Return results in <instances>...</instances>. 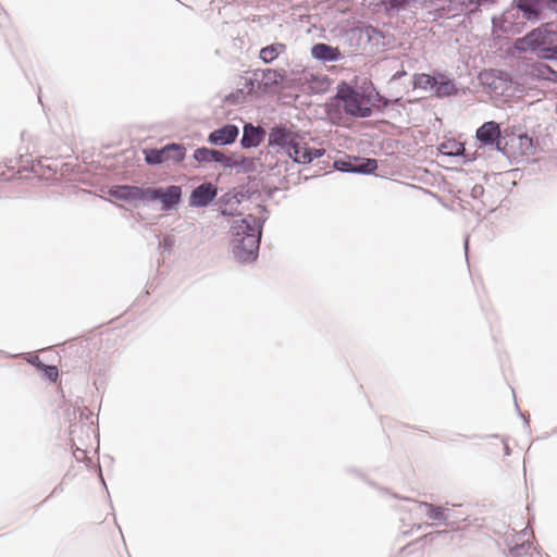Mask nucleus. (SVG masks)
<instances>
[{
	"label": "nucleus",
	"instance_id": "28",
	"mask_svg": "<svg viewBox=\"0 0 557 557\" xmlns=\"http://www.w3.org/2000/svg\"><path fill=\"white\" fill-rule=\"evenodd\" d=\"M233 168H242L243 172L250 173L256 170V160L253 158L242 157L239 160H233Z\"/></svg>",
	"mask_w": 557,
	"mask_h": 557
},
{
	"label": "nucleus",
	"instance_id": "36",
	"mask_svg": "<svg viewBox=\"0 0 557 557\" xmlns=\"http://www.w3.org/2000/svg\"><path fill=\"white\" fill-rule=\"evenodd\" d=\"M405 75H407V72L405 70H400V71H397L395 74H393L391 79L396 82V81L401 79Z\"/></svg>",
	"mask_w": 557,
	"mask_h": 557
},
{
	"label": "nucleus",
	"instance_id": "37",
	"mask_svg": "<svg viewBox=\"0 0 557 557\" xmlns=\"http://www.w3.org/2000/svg\"><path fill=\"white\" fill-rule=\"evenodd\" d=\"M451 520H457L456 521V524H455V528H457V525L459 524V522L463 521L465 520V517H460V516H457L455 515L451 510H450V521Z\"/></svg>",
	"mask_w": 557,
	"mask_h": 557
},
{
	"label": "nucleus",
	"instance_id": "16",
	"mask_svg": "<svg viewBox=\"0 0 557 557\" xmlns=\"http://www.w3.org/2000/svg\"><path fill=\"white\" fill-rule=\"evenodd\" d=\"M528 74L532 78L548 81L550 83L557 84V71L544 62H535L531 64L528 69Z\"/></svg>",
	"mask_w": 557,
	"mask_h": 557
},
{
	"label": "nucleus",
	"instance_id": "40",
	"mask_svg": "<svg viewBox=\"0 0 557 557\" xmlns=\"http://www.w3.org/2000/svg\"><path fill=\"white\" fill-rule=\"evenodd\" d=\"M28 362L38 368V361L35 359V357H32L30 359H28Z\"/></svg>",
	"mask_w": 557,
	"mask_h": 557
},
{
	"label": "nucleus",
	"instance_id": "41",
	"mask_svg": "<svg viewBox=\"0 0 557 557\" xmlns=\"http://www.w3.org/2000/svg\"><path fill=\"white\" fill-rule=\"evenodd\" d=\"M77 451H78L77 454L75 453V458H77V459H78V458H79V456H81V454H82L83 456H85V451H84V450H82V449H77Z\"/></svg>",
	"mask_w": 557,
	"mask_h": 557
},
{
	"label": "nucleus",
	"instance_id": "22",
	"mask_svg": "<svg viewBox=\"0 0 557 557\" xmlns=\"http://www.w3.org/2000/svg\"><path fill=\"white\" fill-rule=\"evenodd\" d=\"M436 83V75L432 76L430 74H414L413 76V88L414 89H433V85Z\"/></svg>",
	"mask_w": 557,
	"mask_h": 557
},
{
	"label": "nucleus",
	"instance_id": "7",
	"mask_svg": "<svg viewBox=\"0 0 557 557\" xmlns=\"http://www.w3.org/2000/svg\"><path fill=\"white\" fill-rule=\"evenodd\" d=\"M256 79L260 77L259 88L265 92L275 91L286 82L284 70L262 69L255 72Z\"/></svg>",
	"mask_w": 557,
	"mask_h": 557
},
{
	"label": "nucleus",
	"instance_id": "30",
	"mask_svg": "<svg viewBox=\"0 0 557 557\" xmlns=\"http://www.w3.org/2000/svg\"><path fill=\"white\" fill-rule=\"evenodd\" d=\"M172 144L176 147L177 150H170L166 153V157H169V161H173L174 163H178V162L184 160L185 154H186V149L181 144H175V143H172Z\"/></svg>",
	"mask_w": 557,
	"mask_h": 557
},
{
	"label": "nucleus",
	"instance_id": "44",
	"mask_svg": "<svg viewBox=\"0 0 557 557\" xmlns=\"http://www.w3.org/2000/svg\"><path fill=\"white\" fill-rule=\"evenodd\" d=\"M465 249H466V252L468 251V238H466L465 240Z\"/></svg>",
	"mask_w": 557,
	"mask_h": 557
},
{
	"label": "nucleus",
	"instance_id": "27",
	"mask_svg": "<svg viewBox=\"0 0 557 557\" xmlns=\"http://www.w3.org/2000/svg\"><path fill=\"white\" fill-rule=\"evenodd\" d=\"M35 359L38 361V369H40L45 376L51 382H55L59 376V370L55 366L45 364L37 356Z\"/></svg>",
	"mask_w": 557,
	"mask_h": 557
},
{
	"label": "nucleus",
	"instance_id": "45",
	"mask_svg": "<svg viewBox=\"0 0 557 557\" xmlns=\"http://www.w3.org/2000/svg\"><path fill=\"white\" fill-rule=\"evenodd\" d=\"M521 417L524 419V422H525V424L528 425V424H529V422H528V420L525 419V414L521 413Z\"/></svg>",
	"mask_w": 557,
	"mask_h": 557
},
{
	"label": "nucleus",
	"instance_id": "39",
	"mask_svg": "<svg viewBox=\"0 0 557 557\" xmlns=\"http://www.w3.org/2000/svg\"><path fill=\"white\" fill-rule=\"evenodd\" d=\"M503 443H504V451H505V455H506V456H509V455L511 454V450H510V448H509V446H508V444H507V442H506V440H505V438H503Z\"/></svg>",
	"mask_w": 557,
	"mask_h": 557
},
{
	"label": "nucleus",
	"instance_id": "8",
	"mask_svg": "<svg viewBox=\"0 0 557 557\" xmlns=\"http://www.w3.org/2000/svg\"><path fill=\"white\" fill-rule=\"evenodd\" d=\"M218 188L212 183H202L195 187L189 197V206L196 208L208 207L216 197Z\"/></svg>",
	"mask_w": 557,
	"mask_h": 557
},
{
	"label": "nucleus",
	"instance_id": "20",
	"mask_svg": "<svg viewBox=\"0 0 557 557\" xmlns=\"http://www.w3.org/2000/svg\"><path fill=\"white\" fill-rule=\"evenodd\" d=\"M286 45L282 42H274L269 46L261 48L259 58L265 64L273 63L282 53L286 51Z\"/></svg>",
	"mask_w": 557,
	"mask_h": 557
},
{
	"label": "nucleus",
	"instance_id": "5",
	"mask_svg": "<svg viewBox=\"0 0 557 557\" xmlns=\"http://www.w3.org/2000/svg\"><path fill=\"white\" fill-rule=\"evenodd\" d=\"M298 141V135L286 125H274L268 134V144L276 152L285 154Z\"/></svg>",
	"mask_w": 557,
	"mask_h": 557
},
{
	"label": "nucleus",
	"instance_id": "13",
	"mask_svg": "<svg viewBox=\"0 0 557 557\" xmlns=\"http://www.w3.org/2000/svg\"><path fill=\"white\" fill-rule=\"evenodd\" d=\"M110 196L117 200L131 201L141 200L145 201L146 188L135 185H116L110 188Z\"/></svg>",
	"mask_w": 557,
	"mask_h": 557
},
{
	"label": "nucleus",
	"instance_id": "25",
	"mask_svg": "<svg viewBox=\"0 0 557 557\" xmlns=\"http://www.w3.org/2000/svg\"><path fill=\"white\" fill-rule=\"evenodd\" d=\"M519 149L524 156H532L535 152V146L533 145V140L528 135H519L518 136Z\"/></svg>",
	"mask_w": 557,
	"mask_h": 557
},
{
	"label": "nucleus",
	"instance_id": "15",
	"mask_svg": "<svg viewBox=\"0 0 557 557\" xmlns=\"http://www.w3.org/2000/svg\"><path fill=\"white\" fill-rule=\"evenodd\" d=\"M311 55L313 59L322 62H336L343 59L338 48L324 42L314 44L311 48Z\"/></svg>",
	"mask_w": 557,
	"mask_h": 557
},
{
	"label": "nucleus",
	"instance_id": "43",
	"mask_svg": "<svg viewBox=\"0 0 557 557\" xmlns=\"http://www.w3.org/2000/svg\"><path fill=\"white\" fill-rule=\"evenodd\" d=\"M77 451H78L77 454L75 453V458H77V459H78V458H79V456H81V454H82L83 456H85V451H84V450H82V449H77Z\"/></svg>",
	"mask_w": 557,
	"mask_h": 557
},
{
	"label": "nucleus",
	"instance_id": "1",
	"mask_svg": "<svg viewBox=\"0 0 557 557\" xmlns=\"http://www.w3.org/2000/svg\"><path fill=\"white\" fill-rule=\"evenodd\" d=\"M269 218L265 207L259 206L257 214H239L232 221L231 251L240 263H251L259 256L263 224Z\"/></svg>",
	"mask_w": 557,
	"mask_h": 557
},
{
	"label": "nucleus",
	"instance_id": "23",
	"mask_svg": "<svg viewBox=\"0 0 557 557\" xmlns=\"http://www.w3.org/2000/svg\"><path fill=\"white\" fill-rule=\"evenodd\" d=\"M533 544L530 541H522L516 544L511 549V557H531Z\"/></svg>",
	"mask_w": 557,
	"mask_h": 557
},
{
	"label": "nucleus",
	"instance_id": "33",
	"mask_svg": "<svg viewBox=\"0 0 557 557\" xmlns=\"http://www.w3.org/2000/svg\"><path fill=\"white\" fill-rule=\"evenodd\" d=\"M484 195V187L480 184H475L472 186L470 190V196L473 199H480Z\"/></svg>",
	"mask_w": 557,
	"mask_h": 557
},
{
	"label": "nucleus",
	"instance_id": "11",
	"mask_svg": "<svg viewBox=\"0 0 557 557\" xmlns=\"http://www.w3.org/2000/svg\"><path fill=\"white\" fill-rule=\"evenodd\" d=\"M419 507L424 510V515L438 523H443L444 525L455 529V524L457 520L450 521V509L445 506H436L432 503L420 502Z\"/></svg>",
	"mask_w": 557,
	"mask_h": 557
},
{
	"label": "nucleus",
	"instance_id": "24",
	"mask_svg": "<svg viewBox=\"0 0 557 557\" xmlns=\"http://www.w3.org/2000/svg\"><path fill=\"white\" fill-rule=\"evenodd\" d=\"M300 81L304 86H327L325 76H318L311 72H304Z\"/></svg>",
	"mask_w": 557,
	"mask_h": 557
},
{
	"label": "nucleus",
	"instance_id": "35",
	"mask_svg": "<svg viewBox=\"0 0 557 557\" xmlns=\"http://www.w3.org/2000/svg\"><path fill=\"white\" fill-rule=\"evenodd\" d=\"M375 100L377 102V106L382 108H386L389 104V100L380 95L379 92L375 94Z\"/></svg>",
	"mask_w": 557,
	"mask_h": 557
},
{
	"label": "nucleus",
	"instance_id": "46",
	"mask_svg": "<svg viewBox=\"0 0 557 557\" xmlns=\"http://www.w3.org/2000/svg\"><path fill=\"white\" fill-rule=\"evenodd\" d=\"M100 478H101V482H102V484L106 486L104 479H103L102 476H100Z\"/></svg>",
	"mask_w": 557,
	"mask_h": 557
},
{
	"label": "nucleus",
	"instance_id": "17",
	"mask_svg": "<svg viewBox=\"0 0 557 557\" xmlns=\"http://www.w3.org/2000/svg\"><path fill=\"white\" fill-rule=\"evenodd\" d=\"M432 90H434L435 96L438 98L449 97L457 94L454 81L442 73L436 74V83H434Z\"/></svg>",
	"mask_w": 557,
	"mask_h": 557
},
{
	"label": "nucleus",
	"instance_id": "31",
	"mask_svg": "<svg viewBox=\"0 0 557 557\" xmlns=\"http://www.w3.org/2000/svg\"><path fill=\"white\" fill-rule=\"evenodd\" d=\"M304 149L299 141H297L293 148H290V150H288L285 156L290 158L295 163H298V164H302L301 160L304 159L302 158V152H304Z\"/></svg>",
	"mask_w": 557,
	"mask_h": 557
},
{
	"label": "nucleus",
	"instance_id": "26",
	"mask_svg": "<svg viewBox=\"0 0 557 557\" xmlns=\"http://www.w3.org/2000/svg\"><path fill=\"white\" fill-rule=\"evenodd\" d=\"M334 168L341 172L356 173L355 157H346L334 161Z\"/></svg>",
	"mask_w": 557,
	"mask_h": 557
},
{
	"label": "nucleus",
	"instance_id": "2",
	"mask_svg": "<svg viewBox=\"0 0 557 557\" xmlns=\"http://www.w3.org/2000/svg\"><path fill=\"white\" fill-rule=\"evenodd\" d=\"M515 49L520 52H535L537 58L557 62V26L542 24L525 36L517 38Z\"/></svg>",
	"mask_w": 557,
	"mask_h": 557
},
{
	"label": "nucleus",
	"instance_id": "9",
	"mask_svg": "<svg viewBox=\"0 0 557 557\" xmlns=\"http://www.w3.org/2000/svg\"><path fill=\"white\" fill-rule=\"evenodd\" d=\"M239 128L235 124H224L212 131L208 136V143L213 146H228L236 141Z\"/></svg>",
	"mask_w": 557,
	"mask_h": 557
},
{
	"label": "nucleus",
	"instance_id": "32",
	"mask_svg": "<svg viewBox=\"0 0 557 557\" xmlns=\"http://www.w3.org/2000/svg\"><path fill=\"white\" fill-rule=\"evenodd\" d=\"M418 0H387V10L400 11L410 7Z\"/></svg>",
	"mask_w": 557,
	"mask_h": 557
},
{
	"label": "nucleus",
	"instance_id": "34",
	"mask_svg": "<svg viewBox=\"0 0 557 557\" xmlns=\"http://www.w3.org/2000/svg\"><path fill=\"white\" fill-rule=\"evenodd\" d=\"M160 245L164 251H170L174 246V238L171 236H165Z\"/></svg>",
	"mask_w": 557,
	"mask_h": 557
},
{
	"label": "nucleus",
	"instance_id": "12",
	"mask_svg": "<svg viewBox=\"0 0 557 557\" xmlns=\"http://www.w3.org/2000/svg\"><path fill=\"white\" fill-rule=\"evenodd\" d=\"M265 136L267 132L263 127L256 126L252 123H245L240 138V146L244 149L256 148L264 140Z\"/></svg>",
	"mask_w": 557,
	"mask_h": 557
},
{
	"label": "nucleus",
	"instance_id": "14",
	"mask_svg": "<svg viewBox=\"0 0 557 557\" xmlns=\"http://www.w3.org/2000/svg\"><path fill=\"white\" fill-rule=\"evenodd\" d=\"M437 150L443 156L447 157H461L462 163L467 164L474 160L473 157L469 156L466 151L465 145L456 139H447L438 145Z\"/></svg>",
	"mask_w": 557,
	"mask_h": 557
},
{
	"label": "nucleus",
	"instance_id": "18",
	"mask_svg": "<svg viewBox=\"0 0 557 557\" xmlns=\"http://www.w3.org/2000/svg\"><path fill=\"white\" fill-rule=\"evenodd\" d=\"M350 39H356L358 41V46H361L364 40L373 41L376 45L382 44L383 37L372 26L355 28L350 30Z\"/></svg>",
	"mask_w": 557,
	"mask_h": 557
},
{
	"label": "nucleus",
	"instance_id": "29",
	"mask_svg": "<svg viewBox=\"0 0 557 557\" xmlns=\"http://www.w3.org/2000/svg\"><path fill=\"white\" fill-rule=\"evenodd\" d=\"M324 149H315L306 147L302 152V164L311 163L314 159H318L324 154Z\"/></svg>",
	"mask_w": 557,
	"mask_h": 557
},
{
	"label": "nucleus",
	"instance_id": "4",
	"mask_svg": "<svg viewBox=\"0 0 557 557\" xmlns=\"http://www.w3.org/2000/svg\"><path fill=\"white\" fill-rule=\"evenodd\" d=\"M182 200V187L169 185L166 187H146L145 201H159L162 211L174 210Z\"/></svg>",
	"mask_w": 557,
	"mask_h": 557
},
{
	"label": "nucleus",
	"instance_id": "6",
	"mask_svg": "<svg viewBox=\"0 0 557 557\" xmlns=\"http://www.w3.org/2000/svg\"><path fill=\"white\" fill-rule=\"evenodd\" d=\"M476 139L486 147L497 151H504L500 126L495 121L483 123L475 133Z\"/></svg>",
	"mask_w": 557,
	"mask_h": 557
},
{
	"label": "nucleus",
	"instance_id": "10",
	"mask_svg": "<svg viewBox=\"0 0 557 557\" xmlns=\"http://www.w3.org/2000/svg\"><path fill=\"white\" fill-rule=\"evenodd\" d=\"M194 159L199 163H210V162H218L222 164L224 168L233 169V159L231 157L225 156L222 151L207 148V147H200L197 148L194 151Z\"/></svg>",
	"mask_w": 557,
	"mask_h": 557
},
{
	"label": "nucleus",
	"instance_id": "3",
	"mask_svg": "<svg viewBox=\"0 0 557 557\" xmlns=\"http://www.w3.org/2000/svg\"><path fill=\"white\" fill-rule=\"evenodd\" d=\"M336 99L344 111L354 117H369L372 114L371 96L343 83L337 88Z\"/></svg>",
	"mask_w": 557,
	"mask_h": 557
},
{
	"label": "nucleus",
	"instance_id": "38",
	"mask_svg": "<svg viewBox=\"0 0 557 557\" xmlns=\"http://www.w3.org/2000/svg\"><path fill=\"white\" fill-rule=\"evenodd\" d=\"M528 528H524L520 534H519V540L522 542V541H529V539H525V536L528 535Z\"/></svg>",
	"mask_w": 557,
	"mask_h": 557
},
{
	"label": "nucleus",
	"instance_id": "19",
	"mask_svg": "<svg viewBox=\"0 0 557 557\" xmlns=\"http://www.w3.org/2000/svg\"><path fill=\"white\" fill-rule=\"evenodd\" d=\"M170 150H177L173 144H168L161 149L152 148V149H144L145 161L149 165H159L165 161H169V157L166 153Z\"/></svg>",
	"mask_w": 557,
	"mask_h": 557
},
{
	"label": "nucleus",
	"instance_id": "21",
	"mask_svg": "<svg viewBox=\"0 0 557 557\" xmlns=\"http://www.w3.org/2000/svg\"><path fill=\"white\" fill-rule=\"evenodd\" d=\"M355 166L357 174H372L377 169V161L371 158L355 157Z\"/></svg>",
	"mask_w": 557,
	"mask_h": 557
},
{
	"label": "nucleus",
	"instance_id": "42",
	"mask_svg": "<svg viewBox=\"0 0 557 557\" xmlns=\"http://www.w3.org/2000/svg\"><path fill=\"white\" fill-rule=\"evenodd\" d=\"M77 451H78L77 454L75 453V458H77V459H78V458H79V456H81V454H82L83 456H85V451H84V450H82V449H77Z\"/></svg>",
	"mask_w": 557,
	"mask_h": 557
},
{
	"label": "nucleus",
	"instance_id": "47",
	"mask_svg": "<svg viewBox=\"0 0 557 557\" xmlns=\"http://www.w3.org/2000/svg\"><path fill=\"white\" fill-rule=\"evenodd\" d=\"M557 433V428L553 430V434Z\"/></svg>",
	"mask_w": 557,
	"mask_h": 557
}]
</instances>
